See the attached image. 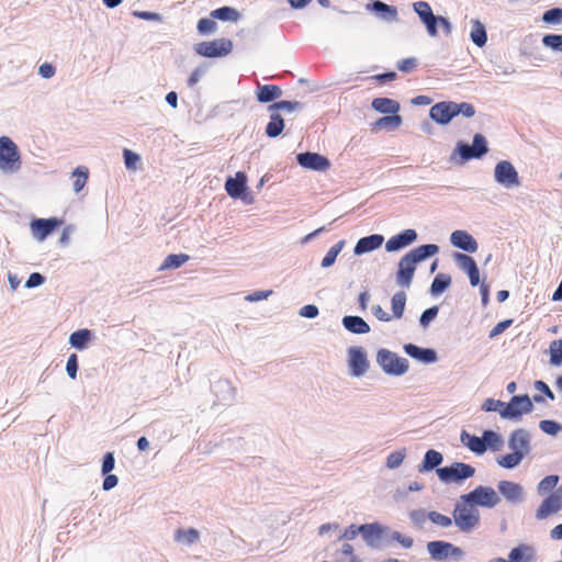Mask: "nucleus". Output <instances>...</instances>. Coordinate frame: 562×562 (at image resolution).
Masks as SVG:
<instances>
[{"label":"nucleus","mask_w":562,"mask_h":562,"mask_svg":"<svg viewBox=\"0 0 562 562\" xmlns=\"http://www.w3.org/2000/svg\"><path fill=\"white\" fill-rule=\"evenodd\" d=\"M452 516L456 526L463 532H470L480 522L477 508L473 504L462 499L457 503Z\"/></svg>","instance_id":"f257e3e1"},{"label":"nucleus","mask_w":562,"mask_h":562,"mask_svg":"<svg viewBox=\"0 0 562 562\" xmlns=\"http://www.w3.org/2000/svg\"><path fill=\"white\" fill-rule=\"evenodd\" d=\"M376 361L383 371L391 375H402L408 370V361L387 349L378 351Z\"/></svg>","instance_id":"f03ea898"},{"label":"nucleus","mask_w":562,"mask_h":562,"mask_svg":"<svg viewBox=\"0 0 562 562\" xmlns=\"http://www.w3.org/2000/svg\"><path fill=\"white\" fill-rule=\"evenodd\" d=\"M461 499L473 504L475 507L477 505L488 508L495 507L501 501L498 494L495 492L494 488L483 485H480L475 487L472 492L462 495Z\"/></svg>","instance_id":"7ed1b4c3"},{"label":"nucleus","mask_w":562,"mask_h":562,"mask_svg":"<svg viewBox=\"0 0 562 562\" xmlns=\"http://www.w3.org/2000/svg\"><path fill=\"white\" fill-rule=\"evenodd\" d=\"M533 406L528 395L513 396L508 404L504 403V407L499 411L503 418L517 419L522 414L530 413Z\"/></svg>","instance_id":"20e7f679"},{"label":"nucleus","mask_w":562,"mask_h":562,"mask_svg":"<svg viewBox=\"0 0 562 562\" xmlns=\"http://www.w3.org/2000/svg\"><path fill=\"white\" fill-rule=\"evenodd\" d=\"M233 49V43L227 38H216L210 42H201L195 52L204 57H221L228 55Z\"/></svg>","instance_id":"39448f33"},{"label":"nucleus","mask_w":562,"mask_h":562,"mask_svg":"<svg viewBox=\"0 0 562 562\" xmlns=\"http://www.w3.org/2000/svg\"><path fill=\"white\" fill-rule=\"evenodd\" d=\"M20 155L16 145L8 136L0 137V168L13 170L18 168Z\"/></svg>","instance_id":"423d86ee"},{"label":"nucleus","mask_w":562,"mask_h":562,"mask_svg":"<svg viewBox=\"0 0 562 562\" xmlns=\"http://www.w3.org/2000/svg\"><path fill=\"white\" fill-rule=\"evenodd\" d=\"M494 177L499 184L506 188L517 187L520 183L517 170L507 160H502L496 165Z\"/></svg>","instance_id":"0eeeda50"},{"label":"nucleus","mask_w":562,"mask_h":562,"mask_svg":"<svg viewBox=\"0 0 562 562\" xmlns=\"http://www.w3.org/2000/svg\"><path fill=\"white\" fill-rule=\"evenodd\" d=\"M474 468L462 462H456L451 467H445L437 470L438 476L443 482L469 479L474 475Z\"/></svg>","instance_id":"6e6552de"},{"label":"nucleus","mask_w":562,"mask_h":562,"mask_svg":"<svg viewBox=\"0 0 562 562\" xmlns=\"http://www.w3.org/2000/svg\"><path fill=\"white\" fill-rule=\"evenodd\" d=\"M427 550L435 560H446L449 557L459 559L462 557V550L460 548L445 541H431L427 544Z\"/></svg>","instance_id":"1a4fd4ad"},{"label":"nucleus","mask_w":562,"mask_h":562,"mask_svg":"<svg viewBox=\"0 0 562 562\" xmlns=\"http://www.w3.org/2000/svg\"><path fill=\"white\" fill-rule=\"evenodd\" d=\"M414 11L418 14L419 19L426 25L427 32L430 36L438 35L437 24L438 19L434 14L430 4L426 1H417L413 3Z\"/></svg>","instance_id":"9d476101"},{"label":"nucleus","mask_w":562,"mask_h":562,"mask_svg":"<svg viewBox=\"0 0 562 562\" xmlns=\"http://www.w3.org/2000/svg\"><path fill=\"white\" fill-rule=\"evenodd\" d=\"M458 150L461 157L465 160L480 158L487 153L486 140L483 135L475 134L472 146L461 143L458 145Z\"/></svg>","instance_id":"9b49d317"},{"label":"nucleus","mask_w":562,"mask_h":562,"mask_svg":"<svg viewBox=\"0 0 562 562\" xmlns=\"http://www.w3.org/2000/svg\"><path fill=\"white\" fill-rule=\"evenodd\" d=\"M456 102L441 101L430 108V117L440 125L448 124L456 116Z\"/></svg>","instance_id":"f8f14e48"},{"label":"nucleus","mask_w":562,"mask_h":562,"mask_svg":"<svg viewBox=\"0 0 562 562\" xmlns=\"http://www.w3.org/2000/svg\"><path fill=\"white\" fill-rule=\"evenodd\" d=\"M348 355L351 374L355 376L363 375L369 369V361L364 350L361 347H352L349 349Z\"/></svg>","instance_id":"ddd939ff"},{"label":"nucleus","mask_w":562,"mask_h":562,"mask_svg":"<svg viewBox=\"0 0 562 562\" xmlns=\"http://www.w3.org/2000/svg\"><path fill=\"white\" fill-rule=\"evenodd\" d=\"M296 159L303 168L311 170L324 171L330 166L329 160L317 153H302L297 155Z\"/></svg>","instance_id":"4468645a"},{"label":"nucleus","mask_w":562,"mask_h":562,"mask_svg":"<svg viewBox=\"0 0 562 562\" xmlns=\"http://www.w3.org/2000/svg\"><path fill=\"white\" fill-rule=\"evenodd\" d=\"M562 509V494L551 493L537 509L536 518L543 520Z\"/></svg>","instance_id":"2eb2a0df"},{"label":"nucleus","mask_w":562,"mask_h":562,"mask_svg":"<svg viewBox=\"0 0 562 562\" xmlns=\"http://www.w3.org/2000/svg\"><path fill=\"white\" fill-rule=\"evenodd\" d=\"M535 559V550L531 546L521 543L512 549L508 560L504 558H494L488 562H531Z\"/></svg>","instance_id":"dca6fc26"},{"label":"nucleus","mask_w":562,"mask_h":562,"mask_svg":"<svg viewBox=\"0 0 562 562\" xmlns=\"http://www.w3.org/2000/svg\"><path fill=\"white\" fill-rule=\"evenodd\" d=\"M59 225H61V221L55 217L47 220L38 218L32 222L31 228L34 237L42 241Z\"/></svg>","instance_id":"f3484780"},{"label":"nucleus","mask_w":562,"mask_h":562,"mask_svg":"<svg viewBox=\"0 0 562 562\" xmlns=\"http://www.w3.org/2000/svg\"><path fill=\"white\" fill-rule=\"evenodd\" d=\"M417 238V234L414 229H405L402 233L392 236L385 244V249L387 251H396L401 248H404L415 241Z\"/></svg>","instance_id":"a211bd4d"},{"label":"nucleus","mask_w":562,"mask_h":562,"mask_svg":"<svg viewBox=\"0 0 562 562\" xmlns=\"http://www.w3.org/2000/svg\"><path fill=\"white\" fill-rule=\"evenodd\" d=\"M416 269V265L406 255L402 257L398 262V271H397V283L402 286L408 288L414 277V272Z\"/></svg>","instance_id":"6ab92c4d"},{"label":"nucleus","mask_w":562,"mask_h":562,"mask_svg":"<svg viewBox=\"0 0 562 562\" xmlns=\"http://www.w3.org/2000/svg\"><path fill=\"white\" fill-rule=\"evenodd\" d=\"M450 239L451 244L457 248L468 252H475L477 250L476 240L465 231H454Z\"/></svg>","instance_id":"aec40b11"},{"label":"nucleus","mask_w":562,"mask_h":562,"mask_svg":"<svg viewBox=\"0 0 562 562\" xmlns=\"http://www.w3.org/2000/svg\"><path fill=\"white\" fill-rule=\"evenodd\" d=\"M383 240H384L383 236L378 235V234L362 237L356 244L353 251L356 255H362L366 252H370L372 250L380 248Z\"/></svg>","instance_id":"412c9836"},{"label":"nucleus","mask_w":562,"mask_h":562,"mask_svg":"<svg viewBox=\"0 0 562 562\" xmlns=\"http://www.w3.org/2000/svg\"><path fill=\"white\" fill-rule=\"evenodd\" d=\"M497 487L501 494L509 502L516 503L521 499L522 488L519 484L510 481H501Z\"/></svg>","instance_id":"4be33fe9"},{"label":"nucleus","mask_w":562,"mask_h":562,"mask_svg":"<svg viewBox=\"0 0 562 562\" xmlns=\"http://www.w3.org/2000/svg\"><path fill=\"white\" fill-rule=\"evenodd\" d=\"M225 190L232 198H239L246 190V176L243 172H237L236 178H228Z\"/></svg>","instance_id":"5701e85b"},{"label":"nucleus","mask_w":562,"mask_h":562,"mask_svg":"<svg viewBox=\"0 0 562 562\" xmlns=\"http://www.w3.org/2000/svg\"><path fill=\"white\" fill-rule=\"evenodd\" d=\"M405 352L414 359L426 363L436 361V352L432 349H423L416 345L407 344L404 346Z\"/></svg>","instance_id":"b1692460"},{"label":"nucleus","mask_w":562,"mask_h":562,"mask_svg":"<svg viewBox=\"0 0 562 562\" xmlns=\"http://www.w3.org/2000/svg\"><path fill=\"white\" fill-rule=\"evenodd\" d=\"M257 99L261 103H268L279 99L282 95V90L276 85H258Z\"/></svg>","instance_id":"393cba45"},{"label":"nucleus","mask_w":562,"mask_h":562,"mask_svg":"<svg viewBox=\"0 0 562 562\" xmlns=\"http://www.w3.org/2000/svg\"><path fill=\"white\" fill-rule=\"evenodd\" d=\"M439 251V247L435 244L422 245L406 254L407 257L413 260L416 265L426 258L436 255Z\"/></svg>","instance_id":"a878e982"},{"label":"nucleus","mask_w":562,"mask_h":562,"mask_svg":"<svg viewBox=\"0 0 562 562\" xmlns=\"http://www.w3.org/2000/svg\"><path fill=\"white\" fill-rule=\"evenodd\" d=\"M509 447L513 451H522V456H525L529 448L527 432L522 429L513 431L509 438Z\"/></svg>","instance_id":"bb28decb"},{"label":"nucleus","mask_w":562,"mask_h":562,"mask_svg":"<svg viewBox=\"0 0 562 562\" xmlns=\"http://www.w3.org/2000/svg\"><path fill=\"white\" fill-rule=\"evenodd\" d=\"M345 328L353 334H367L370 326L359 316H345L342 318Z\"/></svg>","instance_id":"cd10ccee"},{"label":"nucleus","mask_w":562,"mask_h":562,"mask_svg":"<svg viewBox=\"0 0 562 562\" xmlns=\"http://www.w3.org/2000/svg\"><path fill=\"white\" fill-rule=\"evenodd\" d=\"M372 108L380 113L395 114L400 109V104L389 98H375L372 101Z\"/></svg>","instance_id":"c85d7f7f"},{"label":"nucleus","mask_w":562,"mask_h":562,"mask_svg":"<svg viewBox=\"0 0 562 562\" xmlns=\"http://www.w3.org/2000/svg\"><path fill=\"white\" fill-rule=\"evenodd\" d=\"M284 128V121L279 113L270 115V122L266 126L267 136L274 138L279 136Z\"/></svg>","instance_id":"c756f323"},{"label":"nucleus","mask_w":562,"mask_h":562,"mask_svg":"<svg viewBox=\"0 0 562 562\" xmlns=\"http://www.w3.org/2000/svg\"><path fill=\"white\" fill-rule=\"evenodd\" d=\"M470 37H471L472 42L479 47H483L486 44V41H487L486 31H485L484 25L479 20H474L472 22V30H471Z\"/></svg>","instance_id":"7c9ffc66"},{"label":"nucleus","mask_w":562,"mask_h":562,"mask_svg":"<svg viewBox=\"0 0 562 562\" xmlns=\"http://www.w3.org/2000/svg\"><path fill=\"white\" fill-rule=\"evenodd\" d=\"M88 177H89V170L87 167L85 166H79L77 167L74 172H72V178H74V191L75 192H80L85 186L87 184V181H88Z\"/></svg>","instance_id":"2f4dec72"},{"label":"nucleus","mask_w":562,"mask_h":562,"mask_svg":"<svg viewBox=\"0 0 562 562\" xmlns=\"http://www.w3.org/2000/svg\"><path fill=\"white\" fill-rule=\"evenodd\" d=\"M462 441L469 447V449L476 453H483L486 450V443L483 438L471 436L463 431Z\"/></svg>","instance_id":"473e14b6"},{"label":"nucleus","mask_w":562,"mask_h":562,"mask_svg":"<svg viewBox=\"0 0 562 562\" xmlns=\"http://www.w3.org/2000/svg\"><path fill=\"white\" fill-rule=\"evenodd\" d=\"M442 462V454L436 450H428L424 457L420 471H429Z\"/></svg>","instance_id":"72a5a7b5"},{"label":"nucleus","mask_w":562,"mask_h":562,"mask_svg":"<svg viewBox=\"0 0 562 562\" xmlns=\"http://www.w3.org/2000/svg\"><path fill=\"white\" fill-rule=\"evenodd\" d=\"M199 531L194 528L178 529L175 532V540L187 544H192L199 540Z\"/></svg>","instance_id":"f704fd0d"},{"label":"nucleus","mask_w":562,"mask_h":562,"mask_svg":"<svg viewBox=\"0 0 562 562\" xmlns=\"http://www.w3.org/2000/svg\"><path fill=\"white\" fill-rule=\"evenodd\" d=\"M451 284V277L445 273H438L430 286V292L434 295L442 293Z\"/></svg>","instance_id":"c9c22d12"},{"label":"nucleus","mask_w":562,"mask_h":562,"mask_svg":"<svg viewBox=\"0 0 562 562\" xmlns=\"http://www.w3.org/2000/svg\"><path fill=\"white\" fill-rule=\"evenodd\" d=\"M454 260L458 262L459 268L467 274L479 269L475 260L465 254L457 252Z\"/></svg>","instance_id":"e433bc0d"},{"label":"nucleus","mask_w":562,"mask_h":562,"mask_svg":"<svg viewBox=\"0 0 562 562\" xmlns=\"http://www.w3.org/2000/svg\"><path fill=\"white\" fill-rule=\"evenodd\" d=\"M454 260L458 262L459 268L467 274L479 269L475 260L465 254L457 252Z\"/></svg>","instance_id":"4c0bfd02"},{"label":"nucleus","mask_w":562,"mask_h":562,"mask_svg":"<svg viewBox=\"0 0 562 562\" xmlns=\"http://www.w3.org/2000/svg\"><path fill=\"white\" fill-rule=\"evenodd\" d=\"M522 458H524L522 451H513L512 453H507L505 456H502L497 460V463L501 467H503V468L513 469V468L517 467L520 463Z\"/></svg>","instance_id":"58836bf2"},{"label":"nucleus","mask_w":562,"mask_h":562,"mask_svg":"<svg viewBox=\"0 0 562 562\" xmlns=\"http://www.w3.org/2000/svg\"><path fill=\"white\" fill-rule=\"evenodd\" d=\"M188 260H189V256L186 254H178V255L171 254L165 258L161 269H176V268L181 267Z\"/></svg>","instance_id":"ea45409f"},{"label":"nucleus","mask_w":562,"mask_h":562,"mask_svg":"<svg viewBox=\"0 0 562 562\" xmlns=\"http://www.w3.org/2000/svg\"><path fill=\"white\" fill-rule=\"evenodd\" d=\"M406 304V294L403 291L395 293L392 297L393 316L401 318Z\"/></svg>","instance_id":"a19ab883"},{"label":"nucleus","mask_w":562,"mask_h":562,"mask_svg":"<svg viewBox=\"0 0 562 562\" xmlns=\"http://www.w3.org/2000/svg\"><path fill=\"white\" fill-rule=\"evenodd\" d=\"M211 15L222 21H237L239 18L238 12L231 7H223L212 11Z\"/></svg>","instance_id":"79ce46f5"},{"label":"nucleus","mask_w":562,"mask_h":562,"mask_svg":"<svg viewBox=\"0 0 562 562\" xmlns=\"http://www.w3.org/2000/svg\"><path fill=\"white\" fill-rule=\"evenodd\" d=\"M344 246H345V241L340 240V241L336 243L333 247H330V249L327 251V254L325 255V257L322 260V267L328 268V267L333 266L337 256L342 250Z\"/></svg>","instance_id":"37998d69"},{"label":"nucleus","mask_w":562,"mask_h":562,"mask_svg":"<svg viewBox=\"0 0 562 562\" xmlns=\"http://www.w3.org/2000/svg\"><path fill=\"white\" fill-rule=\"evenodd\" d=\"M90 339V331L88 329H80L70 335L69 341L71 346L82 349Z\"/></svg>","instance_id":"c03bdc74"},{"label":"nucleus","mask_w":562,"mask_h":562,"mask_svg":"<svg viewBox=\"0 0 562 562\" xmlns=\"http://www.w3.org/2000/svg\"><path fill=\"white\" fill-rule=\"evenodd\" d=\"M401 123H402V117L397 114H393V115L383 116V117L379 119L374 125L378 128L396 130L397 127H400Z\"/></svg>","instance_id":"a18cd8bd"},{"label":"nucleus","mask_w":562,"mask_h":562,"mask_svg":"<svg viewBox=\"0 0 562 562\" xmlns=\"http://www.w3.org/2000/svg\"><path fill=\"white\" fill-rule=\"evenodd\" d=\"M374 527L372 525H362L360 527L351 525L344 531L341 538L352 540L357 537L359 532H361L363 537H368L367 531H372Z\"/></svg>","instance_id":"49530a36"},{"label":"nucleus","mask_w":562,"mask_h":562,"mask_svg":"<svg viewBox=\"0 0 562 562\" xmlns=\"http://www.w3.org/2000/svg\"><path fill=\"white\" fill-rule=\"evenodd\" d=\"M550 363L553 366L562 364V339L553 340L550 344Z\"/></svg>","instance_id":"de8ad7c7"},{"label":"nucleus","mask_w":562,"mask_h":562,"mask_svg":"<svg viewBox=\"0 0 562 562\" xmlns=\"http://www.w3.org/2000/svg\"><path fill=\"white\" fill-rule=\"evenodd\" d=\"M372 9L376 12H385L387 14V18L390 20H396L397 19V10L395 7L389 5L382 1H373L371 4Z\"/></svg>","instance_id":"09e8293b"},{"label":"nucleus","mask_w":562,"mask_h":562,"mask_svg":"<svg viewBox=\"0 0 562 562\" xmlns=\"http://www.w3.org/2000/svg\"><path fill=\"white\" fill-rule=\"evenodd\" d=\"M542 42L546 46L562 52V35L548 34L543 37Z\"/></svg>","instance_id":"8fccbe9b"},{"label":"nucleus","mask_w":562,"mask_h":562,"mask_svg":"<svg viewBox=\"0 0 562 562\" xmlns=\"http://www.w3.org/2000/svg\"><path fill=\"white\" fill-rule=\"evenodd\" d=\"M543 22L552 24V23H562V9L553 8L544 12L542 16Z\"/></svg>","instance_id":"3c124183"},{"label":"nucleus","mask_w":562,"mask_h":562,"mask_svg":"<svg viewBox=\"0 0 562 562\" xmlns=\"http://www.w3.org/2000/svg\"><path fill=\"white\" fill-rule=\"evenodd\" d=\"M428 518L431 522L441 527H450L452 524V519L449 516L442 515L438 512H429Z\"/></svg>","instance_id":"603ef678"},{"label":"nucleus","mask_w":562,"mask_h":562,"mask_svg":"<svg viewBox=\"0 0 562 562\" xmlns=\"http://www.w3.org/2000/svg\"><path fill=\"white\" fill-rule=\"evenodd\" d=\"M559 482L558 475H548L544 479L541 480L539 483L538 490L539 492H550L553 490Z\"/></svg>","instance_id":"864d4df0"},{"label":"nucleus","mask_w":562,"mask_h":562,"mask_svg":"<svg viewBox=\"0 0 562 562\" xmlns=\"http://www.w3.org/2000/svg\"><path fill=\"white\" fill-rule=\"evenodd\" d=\"M301 108V103L297 101H279L269 106L270 111L273 110H286L294 111Z\"/></svg>","instance_id":"5fc2aeb1"},{"label":"nucleus","mask_w":562,"mask_h":562,"mask_svg":"<svg viewBox=\"0 0 562 562\" xmlns=\"http://www.w3.org/2000/svg\"><path fill=\"white\" fill-rule=\"evenodd\" d=\"M454 111H456V116L459 114H462L465 117H472L475 114L474 106L468 102L456 103Z\"/></svg>","instance_id":"6e6d98bb"},{"label":"nucleus","mask_w":562,"mask_h":562,"mask_svg":"<svg viewBox=\"0 0 562 562\" xmlns=\"http://www.w3.org/2000/svg\"><path fill=\"white\" fill-rule=\"evenodd\" d=\"M540 429L549 435H557L560 430V425L554 420L544 419L539 424Z\"/></svg>","instance_id":"4d7b16f0"},{"label":"nucleus","mask_w":562,"mask_h":562,"mask_svg":"<svg viewBox=\"0 0 562 562\" xmlns=\"http://www.w3.org/2000/svg\"><path fill=\"white\" fill-rule=\"evenodd\" d=\"M482 438L486 443V447L497 448L501 445V437L492 430L484 431Z\"/></svg>","instance_id":"13d9d810"},{"label":"nucleus","mask_w":562,"mask_h":562,"mask_svg":"<svg viewBox=\"0 0 562 562\" xmlns=\"http://www.w3.org/2000/svg\"><path fill=\"white\" fill-rule=\"evenodd\" d=\"M405 458V454L402 451L392 452L386 459V465L390 469H395L400 467Z\"/></svg>","instance_id":"bf43d9fd"},{"label":"nucleus","mask_w":562,"mask_h":562,"mask_svg":"<svg viewBox=\"0 0 562 562\" xmlns=\"http://www.w3.org/2000/svg\"><path fill=\"white\" fill-rule=\"evenodd\" d=\"M124 162L127 169H135L136 164L139 161V156L130 149L123 150Z\"/></svg>","instance_id":"052dcab7"},{"label":"nucleus","mask_w":562,"mask_h":562,"mask_svg":"<svg viewBox=\"0 0 562 562\" xmlns=\"http://www.w3.org/2000/svg\"><path fill=\"white\" fill-rule=\"evenodd\" d=\"M215 29L216 23L211 19H201L198 22V30L202 34L212 33Z\"/></svg>","instance_id":"680f3d73"},{"label":"nucleus","mask_w":562,"mask_h":562,"mask_svg":"<svg viewBox=\"0 0 562 562\" xmlns=\"http://www.w3.org/2000/svg\"><path fill=\"white\" fill-rule=\"evenodd\" d=\"M438 314V307L437 306H432L426 311L423 312L422 316H420V325L423 327H426L429 325V323L437 316Z\"/></svg>","instance_id":"e2e57ef3"},{"label":"nucleus","mask_w":562,"mask_h":562,"mask_svg":"<svg viewBox=\"0 0 562 562\" xmlns=\"http://www.w3.org/2000/svg\"><path fill=\"white\" fill-rule=\"evenodd\" d=\"M418 65V61L415 57H409L401 60L397 64V68L403 72L413 71Z\"/></svg>","instance_id":"0e129e2a"},{"label":"nucleus","mask_w":562,"mask_h":562,"mask_svg":"<svg viewBox=\"0 0 562 562\" xmlns=\"http://www.w3.org/2000/svg\"><path fill=\"white\" fill-rule=\"evenodd\" d=\"M503 407L504 402L493 398H486L482 405V409L485 412H499Z\"/></svg>","instance_id":"69168bd1"},{"label":"nucleus","mask_w":562,"mask_h":562,"mask_svg":"<svg viewBox=\"0 0 562 562\" xmlns=\"http://www.w3.org/2000/svg\"><path fill=\"white\" fill-rule=\"evenodd\" d=\"M66 370L68 375L71 379H76L77 370H78V359L75 353L70 355V357L67 360Z\"/></svg>","instance_id":"338daca9"},{"label":"nucleus","mask_w":562,"mask_h":562,"mask_svg":"<svg viewBox=\"0 0 562 562\" xmlns=\"http://www.w3.org/2000/svg\"><path fill=\"white\" fill-rule=\"evenodd\" d=\"M115 460L113 452H106L102 462V473L108 474L114 469Z\"/></svg>","instance_id":"774afa93"}]
</instances>
